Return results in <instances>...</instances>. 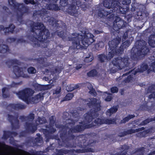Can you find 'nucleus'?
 <instances>
[{
	"mask_svg": "<svg viewBox=\"0 0 155 155\" xmlns=\"http://www.w3.org/2000/svg\"><path fill=\"white\" fill-rule=\"evenodd\" d=\"M147 120H146L145 121V124H147V123L148 122H147Z\"/></svg>",
	"mask_w": 155,
	"mask_h": 155,
	"instance_id": "c85d7f7f",
	"label": "nucleus"
},
{
	"mask_svg": "<svg viewBox=\"0 0 155 155\" xmlns=\"http://www.w3.org/2000/svg\"><path fill=\"white\" fill-rule=\"evenodd\" d=\"M118 91V89L117 87H113L111 89V92L113 93L117 92Z\"/></svg>",
	"mask_w": 155,
	"mask_h": 155,
	"instance_id": "412c9836",
	"label": "nucleus"
},
{
	"mask_svg": "<svg viewBox=\"0 0 155 155\" xmlns=\"http://www.w3.org/2000/svg\"><path fill=\"white\" fill-rule=\"evenodd\" d=\"M61 89L60 88L57 89L55 91V92H54V94H58L60 92Z\"/></svg>",
	"mask_w": 155,
	"mask_h": 155,
	"instance_id": "393cba45",
	"label": "nucleus"
},
{
	"mask_svg": "<svg viewBox=\"0 0 155 155\" xmlns=\"http://www.w3.org/2000/svg\"><path fill=\"white\" fill-rule=\"evenodd\" d=\"M53 7H54L53 9L54 10H58V8H57L56 7V5H52Z\"/></svg>",
	"mask_w": 155,
	"mask_h": 155,
	"instance_id": "a878e982",
	"label": "nucleus"
},
{
	"mask_svg": "<svg viewBox=\"0 0 155 155\" xmlns=\"http://www.w3.org/2000/svg\"><path fill=\"white\" fill-rule=\"evenodd\" d=\"M108 123L109 124H112V123H112V122H109V123Z\"/></svg>",
	"mask_w": 155,
	"mask_h": 155,
	"instance_id": "f704fd0d",
	"label": "nucleus"
},
{
	"mask_svg": "<svg viewBox=\"0 0 155 155\" xmlns=\"http://www.w3.org/2000/svg\"><path fill=\"white\" fill-rule=\"evenodd\" d=\"M73 97V95L71 93L68 94L66 96V99L67 100H71Z\"/></svg>",
	"mask_w": 155,
	"mask_h": 155,
	"instance_id": "2eb2a0df",
	"label": "nucleus"
},
{
	"mask_svg": "<svg viewBox=\"0 0 155 155\" xmlns=\"http://www.w3.org/2000/svg\"><path fill=\"white\" fill-rule=\"evenodd\" d=\"M113 56L111 52H109L108 54V59H110L111 58H112Z\"/></svg>",
	"mask_w": 155,
	"mask_h": 155,
	"instance_id": "b1692460",
	"label": "nucleus"
},
{
	"mask_svg": "<svg viewBox=\"0 0 155 155\" xmlns=\"http://www.w3.org/2000/svg\"><path fill=\"white\" fill-rule=\"evenodd\" d=\"M88 87L90 90L89 93L90 94H93L94 95L95 91L94 90L93 88L91 85L90 84H88Z\"/></svg>",
	"mask_w": 155,
	"mask_h": 155,
	"instance_id": "1a4fd4ad",
	"label": "nucleus"
},
{
	"mask_svg": "<svg viewBox=\"0 0 155 155\" xmlns=\"http://www.w3.org/2000/svg\"><path fill=\"white\" fill-rule=\"evenodd\" d=\"M73 90V89H72L70 90V91H72V90Z\"/></svg>",
	"mask_w": 155,
	"mask_h": 155,
	"instance_id": "e433bc0d",
	"label": "nucleus"
},
{
	"mask_svg": "<svg viewBox=\"0 0 155 155\" xmlns=\"http://www.w3.org/2000/svg\"><path fill=\"white\" fill-rule=\"evenodd\" d=\"M14 72L17 77L22 76L23 72L20 69H18V68L17 69L16 68H15L14 69Z\"/></svg>",
	"mask_w": 155,
	"mask_h": 155,
	"instance_id": "423d86ee",
	"label": "nucleus"
},
{
	"mask_svg": "<svg viewBox=\"0 0 155 155\" xmlns=\"http://www.w3.org/2000/svg\"><path fill=\"white\" fill-rule=\"evenodd\" d=\"M117 110V108L116 107L111 108L110 110H108L107 111V113H109L110 114H113L115 113Z\"/></svg>",
	"mask_w": 155,
	"mask_h": 155,
	"instance_id": "9b49d317",
	"label": "nucleus"
},
{
	"mask_svg": "<svg viewBox=\"0 0 155 155\" xmlns=\"http://www.w3.org/2000/svg\"><path fill=\"white\" fill-rule=\"evenodd\" d=\"M115 7H116V8H117V7H118V6L117 5H116Z\"/></svg>",
	"mask_w": 155,
	"mask_h": 155,
	"instance_id": "473e14b6",
	"label": "nucleus"
},
{
	"mask_svg": "<svg viewBox=\"0 0 155 155\" xmlns=\"http://www.w3.org/2000/svg\"><path fill=\"white\" fill-rule=\"evenodd\" d=\"M96 71L94 70L91 71L87 73V75L89 76H94L96 75Z\"/></svg>",
	"mask_w": 155,
	"mask_h": 155,
	"instance_id": "4468645a",
	"label": "nucleus"
},
{
	"mask_svg": "<svg viewBox=\"0 0 155 155\" xmlns=\"http://www.w3.org/2000/svg\"><path fill=\"white\" fill-rule=\"evenodd\" d=\"M94 36L89 33L81 32L79 34L72 35L71 40L73 41L74 48H79L81 47H87L91 43L94 42Z\"/></svg>",
	"mask_w": 155,
	"mask_h": 155,
	"instance_id": "f257e3e1",
	"label": "nucleus"
},
{
	"mask_svg": "<svg viewBox=\"0 0 155 155\" xmlns=\"http://www.w3.org/2000/svg\"><path fill=\"white\" fill-rule=\"evenodd\" d=\"M130 2H130V0H129L127 1L125 3H126V4H127L130 3Z\"/></svg>",
	"mask_w": 155,
	"mask_h": 155,
	"instance_id": "cd10ccee",
	"label": "nucleus"
},
{
	"mask_svg": "<svg viewBox=\"0 0 155 155\" xmlns=\"http://www.w3.org/2000/svg\"><path fill=\"white\" fill-rule=\"evenodd\" d=\"M153 95H154V96H155L154 97H155V94H152V96H153Z\"/></svg>",
	"mask_w": 155,
	"mask_h": 155,
	"instance_id": "2f4dec72",
	"label": "nucleus"
},
{
	"mask_svg": "<svg viewBox=\"0 0 155 155\" xmlns=\"http://www.w3.org/2000/svg\"><path fill=\"white\" fill-rule=\"evenodd\" d=\"M36 2V0H26L25 2L28 4L29 3H31V4H35Z\"/></svg>",
	"mask_w": 155,
	"mask_h": 155,
	"instance_id": "f3484780",
	"label": "nucleus"
},
{
	"mask_svg": "<svg viewBox=\"0 0 155 155\" xmlns=\"http://www.w3.org/2000/svg\"><path fill=\"white\" fill-rule=\"evenodd\" d=\"M8 2L9 4L11 5H15L14 3V0H9Z\"/></svg>",
	"mask_w": 155,
	"mask_h": 155,
	"instance_id": "5701e85b",
	"label": "nucleus"
},
{
	"mask_svg": "<svg viewBox=\"0 0 155 155\" xmlns=\"http://www.w3.org/2000/svg\"><path fill=\"white\" fill-rule=\"evenodd\" d=\"M96 33H97V34H98V33H99V31H97V32H96Z\"/></svg>",
	"mask_w": 155,
	"mask_h": 155,
	"instance_id": "72a5a7b5",
	"label": "nucleus"
},
{
	"mask_svg": "<svg viewBox=\"0 0 155 155\" xmlns=\"http://www.w3.org/2000/svg\"><path fill=\"white\" fill-rule=\"evenodd\" d=\"M104 94L105 96H107V98L105 99V100L107 101H110L111 99V97L110 96V94L105 92L104 93Z\"/></svg>",
	"mask_w": 155,
	"mask_h": 155,
	"instance_id": "f8f14e48",
	"label": "nucleus"
},
{
	"mask_svg": "<svg viewBox=\"0 0 155 155\" xmlns=\"http://www.w3.org/2000/svg\"><path fill=\"white\" fill-rule=\"evenodd\" d=\"M54 85V84H50L46 85L45 86V89L48 90L51 88Z\"/></svg>",
	"mask_w": 155,
	"mask_h": 155,
	"instance_id": "6ab92c4d",
	"label": "nucleus"
},
{
	"mask_svg": "<svg viewBox=\"0 0 155 155\" xmlns=\"http://www.w3.org/2000/svg\"><path fill=\"white\" fill-rule=\"evenodd\" d=\"M123 4H125V3H123Z\"/></svg>",
	"mask_w": 155,
	"mask_h": 155,
	"instance_id": "a19ab883",
	"label": "nucleus"
},
{
	"mask_svg": "<svg viewBox=\"0 0 155 155\" xmlns=\"http://www.w3.org/2000/svg\"><path fill=\"white\" fill-rule=\"evenodd\" d=\"M93 59V57L92 56H90L89 57H86L85 60L86 62H88L91 61Z\"/></svg>",
	"mask_w": 155,
	"mask_h": 155,
	"instance_id": "a211bd4d",
	"label": "nucleus"
},
{
	"mask_svg": "<svg viewBox=\"0 0 155 155\" xmlns=\"http://www.w3.org/2000/svg\"><path fill=\"white\" fill-rule=\"evenodd\" d=\"M28 72L30 74H34L36 72L35 69L33 67H30L28 69Z\"/></svg>",
	"mask_w": 155,
	"mask_h": 155,
	"instance_id": "ddd939ff",
	"label": "nucleus"
},
{
	"mask_svg": "<svg viewBox=\"0 0 155 155\" xmlns=\"http://www.w3.org/2000/svg\"><path fill=\"white\" fill-rule=\"evenodd\" d=\"M33 31H35L34 37L32 39V41L38 46L41 45L42 47H45V39L48 35V31L45 29V26L42 24H39L38 26L35 25Z\"/></svg>",
	"mask_w": 155,
	"mask_h": 155,
	"instance_id": "f03ea898",
	"label": "nucleus"
},
{
	"mask_svg": "<svg viewBox=\"0 0 155 155\" xmlns=\"http://www.w3.org/2000/svg\"><path fill=\"white\" fill-rule=\"evenodd\" d=\"M34 91L31 90H27L25 91H22L19 93L18 96L19 98L21 99L24 101L26 102L27 103H37L39 100V98H40L39 95L37 97L32 98L31 101L30 100V96L33 94Z\"/></svg>",
	"mask_w": 155,
	"mask_h": 155,
	"instance_id": "7ed1b4c3",
	"label": "nucleus"
},
{
	"mask_svg": "<svg viewBox=\"0 0 155 155\" xmlns=\"http://www.w3.org/2000/svg\"><path fill=\"white\" fill-rule=\"evenodd\" d=\"M95 121V123H96L98 125L103 123L101 120L100 119H97V120H96Z\"/></svg>",
	"mask_w": 155,
	"mask_h": 155,
	"instance_id": "4be33fe9",
	"label": "nucleus"
},
{
	"mask_svg": "<svg viewBox=\"0 0 155 155\" xmlns=\"http://www.w3.org/2000/svg\"><path fill=\"white\" fill-rule=\"evenodd\" d=\"M135 132L134 131L131 133H134Z\"/></svg>",
	"mask_w": 155,
	"mask_h": 155,
	"instance_id": "4c0bfd02",
	"label": "nucleus"
},
{
	"mask_svg": "<svg viewBox=\"0 0 155 155\" xmlns=\"http://www.w3.org/2000/svg\"><path fill=\"white\" fill-rule=\"evenodd\" d=\"M155 36L154 35H152L150 37L149 41V45L152 47L155 46Z\"/></svg>",
	"mask_w": 155,
	"mask_h": 155,
	"instance_id": "39448f33",
	"label": "nucleus"
},
{
	"mask_svg": "<svg viewBox=\"0 0 155 155\" xmlns=\"http://www.w3.org/2000/svg\"><path fill=\"white\" fill-rule=\"evenodd\" d=\"M4 89H2V92L3 93L4 92Z\"/></svg>",
	"mask_w": 155,
	"mask_h": 155,
	"instance_id": "c9c22d12",
	"label": "nucleus"
},
{
	"mask_svg": "<svg viewBox=\"0 0 155 155\" xmlns=\"http://www.w3.org/2000/svg\"><path fill=\"white\" fill-rule=\"evenodd\" d=\"M102 14H103L102 15L101 13H99L98 14L99 16L101 17H102L103 15L104 16H106L108 15L107 12L104 11L102 12Z\"/></svg>",
	"mask_w": 155,
	"mask_h": 155,
	"instance_id": "aec40b11",
	"label": "nucleus"
},
{
	"mask_svg": "<svg viewBox=\"0 0 155 155\" xmlns=\"http://www.w3.org/2000/svg\"><path fill=\"white\" fill-rule=\"evenodd\" d=\"M111 2L110 1L109 2L107 0H106L104 1V5L106 7L109 8H110L111 7H112V8H114V7H113L112 6L110 5V4Z\"/></svg>",
	"mask_w": 155,
	"mask_h": 155,
	"instance_id": "6e6552de",
	"label": "nucleus"
},
{
	"mask_svg": "<svg viewBox=\"0 0 155 155\" xmlns=\"http://www.w3.org/2000/svg\"><path fill=\"white\" fill-rule=\"evenodd\" d=\"M154 65L155 66V63H154Z\"/></svg>",
	"mask_w": 155,
	"mask_h": 155,
	"instance_id": "ea45409f",
	"label": "nucleus"
},
{
	"mask_svg": "<svg viewBox=\"0 0 155 155\" xmlns=\"http://www.w3.org/2000/svg\"><path fill=\"white\" fill-rule=\"evenodd\" d=\"M62 6H65V5H62Z\"/></svg>",
	"mask_w": 155,
	"mask_h": 155,
	"instance_id": "58836bf2",
	"label": "nucleus"
},
{
	"mask_svg": "<svg viewBox=\"0 0 155 155\" xmlns=\"http://www.w3.org/2000/svg\"><path fill=\"white\" fill-rule=\"evenodd\" d=\"M145 70H146V69H147V65H146V66H145Z\"/></svg>",
	"mask_w": 155,
	"mask_h": 155,
	"instance_id": "c756f323",
	"label": "nucleus"
},
{
	"mask_svg": "<svg viewBox=\"0 0 155 155\" xmlns=\"http://www.w3.org/2000/svg\"><path fill=\"white\" fill-rule=\"evenodd\" d=\"M82 67V65L81 64H79V65H78L77 67H76V69H80L81 67Z\"/></svg>",
	"mask_w": 155,
	"mask_h": 155,
	"instance_id": "bb28decb",
	"label": "nucleus"
},
{
	"mask_svg": "<svg viewBox=\"0 0 155 155\" xmlns=\"http://www.w3.org/2000/svg\"><path fill=\"white\" fill-rule=\"evenodd\" d=\"M112 63L117 66L119 69H121L127 64V59L126 58H122L113 61Z\"/></svg>",
	"mask_w": 155,
	"mask_h": 155,
	"instance_id": "20e7f679",
	"label": "nucleus"
},
{
	"mask_svg": "<svg viewBox=\"0 0 155 155\" xmlns=\"http://www.w3.org/2000/svg\"><path fill=\"white\" fill-rule=\"evenodd\" d=\"M15 28V26L13 25H11L9 28H6L4 29V31L5 32H8L9 31L12 32L13 29Z\"/></svg>",
	"mask_w": 155,
	"mask_h": 155,
	"instance_id": "0eeeda50",
	"label": "nucleus"
},
{
	"mask_svg": "<svg viewBox=\"0 0 155 155\" xmlns=\"http://www.w3.org/2000/svg\"><path fill=\"white\" fill-rule=\"evenodd\" d=\"M7 47L5 45H0V52L4 53L7 51Z\"/></svg>",
	"mask_w": 155,
	"mask_h": 155,
	"instance_id": "9d476101",
	"label": "nucleus"
},
{
	"mask_svg": "<svg viewBox=\"0 0 155 155\" xmlns=\"http://www.w3.org/2000/svg\"><path fill=\"white\" fill-rule=\"evenodd\" d=\"M134 117V116L133 115H131L128 116L127 117H126L123 120V122L125 123L126 122L128 121V120H129L131 118Z\"/></svg>",
	"mask_w": 155,
	"mask_h": 155,
	"instance_id": "dca6fc26",
	"label": "nucleus"
},
{
	"mask_svg": "<svg viewBox=\"0 0 155 155\" xmlns=\"http://www.w3.org/2000/svg\"><path fill=\"white\" fill-rule=\"evenodd\" d=\"M63 1H61V4L62 5H63Z\"/></svg>",
	"mask_w": 155,
	"mask_h": 155,
	"instance_id": "7c9ffc66",
	"label": "nucleus"
}]
</instances>
